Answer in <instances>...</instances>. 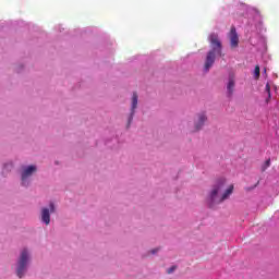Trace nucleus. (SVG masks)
Wrapping results in <instances>:
<instances>
[{"label": "nucleus", "instance_id": "1", "mask_svg": "<svg viewBox=\"0 0 279 279\" xmlns=\"http://www.w3.org/2000/svg\"><path fill=\"white\" fill-rule=\"evenodd\" d=\"M226 189V179L220 178L217 179L215 184L211 186V190L208 195V203L210 206H214V204H221L226 202V199L230 198V195L234 193V185H230L222 195L219 196V193Z\"/></svg>", "mask_w": 279, "mask_h": 279}, {"label": "nucleus", "instance_id": "2", "mask_svg": "<svg viewBox=\"0 0 279 279\" xmlns=\"http://www.w3.org/2000/svg\"><path fill=\"white\" fill-rule=\"evenodd\" d=\"M209 43L211 45V49L207 52L205 64H204V71L205 73H208L210 71L213 64H215V60H217V56L219 58H223V46L221 45V40L219 39V35L211 33L209 35Z\"/></svg>", "mask_w": 279, "mask_h": 279}, {"label": "nucleus", "instance_id": "3", "mask_svg": "<svg viewBox=\"0 0 279 279\" xmlns=\"http://www.w3.org/2000/svg\"><path fill=\"white\" fill-rule=\"evenodd\" d=\"M29 258V255L27 253V250H23L20 256V259L17 262V270L16 274L19 278H22L25 276V269L27 268V260Z\"/></svg>", "mask_w": 279, "mask_h": 279}, {"label": "nucleus", "instance_id": "4", "mask_svg": "<svg viewBox=\"0 0 279 279\" xmlns=\"http://www.w3.org/2000/svg\"><path fill=\"white\" fill-rule=\"evenodd\" d=\"M37 168L36 166H28L26 168L23 169L22 171V184L25 186V182L27 180V178L32 177V174L36 173Z\"/></svg>", "mask_w": 279, "mask_h": 279}, {"label": "nucleus", "instance_id": "5", "mask_svg": "<svg viewBox=\"0 0 279 279\" xmlns=\"http://www.w3.org/2000/svg\"><path fill=\"white\" fill-rule=\"evenodd\" d=\"M234 86H236V81L234 80V75H230L227 84L228 97H232V95H234Z\"/></svg>", "mask_w": 279, "mask_h": 279}, {"label": "nucleus", "instance_id": "6", "mask_svg": "<svg viewBox=\"0 0 279 279\" xmlns=\"http://www.w3.org/2000/svg\"><path fill=\"white\" fill-rule=\"evenodd\" d=\"M230 43L232 48L239 47V34H236V28L234 26H232L230 31Z\"/></svg>", "mask_w": 279, "mask_h": 279}, {"label": "nucleus", "instance_id": "7", "mask_svg": "<svg viewBox=\"0 0 279 279\" xmlns=\"http://www.w3.org/2000/svg\"><path fill=\"white\" fill-rule=\"evenodd\" d=\"M138 106V95L136 93L132 96V107H131V117L129 119V123L134 118V110H136V107Z\"/></svg>", "mask_w": 279, "mask_h": 279}, {"label": "nucleus", "instance_id": "8", "mask_svg": "<svg viewBox=\"0 0 279 279\" xmlns=\"http://www.w3.org/2000/svg\"><path fill=\"white\" fill-rule=\"evenodd\" d=\"M41 220L44 221V223H46V226H49V223H51V215L49 214L48 208L41 209Z\"/></svg>", "mask_w": 279, "mask_h": 279}, {"label": "nucleus", "instance_id": "9", "mask_svg": "<svg viewBox=\"0 0 279 279\" xmlns=\"http://www.w3.org/2000/svg\"><path fill=\"white\" fill-rule=\"evenodd\" d=\"M205 121H208V118L206 117V113L198 114V120L195 123L196 130H199L201 128H204Z\"/></svg>", "mask_w": 279, "mask_h": 279}, {"label": "nucleus", "instance_id": "10", "mask_svg": "<svg viewBox=\"0 0 279 279\" xmlns=\"http://www.w3.org/2000/svg\"><path fill=\"white\" fill-rule=\"evenodd\" d=\"M265 90L268 95V99H266V101L269 102V99H271V86L269 85V83L266 84Z\"/></svg>", "mask_w": 279, "mask_h": 279}, {"label": "nucleus", "instance_id": "11", "mask_svg": "<svg viewBox=\"0 0 279 279\" xmlns=\"http://www.w3.org/2000/svg\"><path fill=\"white\" fill-rule=\"evenodd\" d=\"M255 80H258L260 77V66L256 65L254 71Z\"/></svg>", "mask_w": 279, "mask_h": 279}, {"label": "nucleus", "instance_id": "12", "mask_svg": "<svg viewBox=\"0 0 279 279\" xmlns=\"http://www.w3.org/2000/svg\"><path fill=\"white\" fill-rule=\"evenodd\" d=\"M268 167H271V159L265 161V165L262 167V171H267Z\"/></svg>", "mask_w": 279, "mask_h": 279}, {"label": "nucleus", "instance_id": "13", "mask_svg": "<svg viewBox=\"0 0 279 279\" xmlns=\"http://www.w3.org/2000/svg\"><path fill=\"white\" fill-rule=\"evenodd\" d=\"M175 269H178V266H172L167 270V274H173V271H175Z\"/></svg>", "mask_w": 279, "mask_h": 279}, {"label": "nucleus", "instance_id": "14", "mask_svg": "<svg viewBox=\"0 0 279 279\" xmlns=\"http://www.w3.org/2000/svg\"><path fill=\"white\" fill-rule=\"evenodd\" d=\"M50 213H56V206L53 203H50Z\"/></svg>", "mask_w": 279, "mask_h": 279}, {"label": "nucleus", "instance_id": "15", "mask_svg": "<svg viewBox=\"0 0 279 279\" xmlns=\"http://www.w3.org/2000/svg\"><path fill=\"white\" fill-rule=\"evenodd\" d=\"M156 252H158V248L153 250V251H151V254H156Z\"/></svg>", "mask_w": 279, "mask_h": 279}]
</instances>
